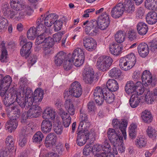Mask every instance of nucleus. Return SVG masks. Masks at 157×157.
<instances>
[{"instance_id": "f257e3e1", "label": "nucleus", "mask_w": 157, "mask_h": 157, "mask_svg": "<svg viewBox=\"0 0 157 157\" xmlns=\"http://www.w3.org/2000/svg\"><path fill=\"white\" fill-rule=\"evenodd\" d=\"M7 114L10 120L5 124L6 129L12 132L17 128L18 125L17 120L20 117L21 111L18 106H11L7 110Z\"/></svg>"}, {"instance_id": "f03ea898", "label": "nucleus", "mask_w": 157, "mask_h": 157, "mask_svg": "<svg viewBox=\"0 0 157 157\" xmlns=\"http://www.w3.org/2000/svg\"><path fill=\"white\" fill-rule=\"evenodd\" d=\"M82 93V89L80 84L78 82L75 81L71 84L68 91L65 90L63 96L64 98L70 99V97L72 96L78 98Z\"/></svg>"}, {"instance_id": "7ed1b4c3", "label": "nucleus", "mask_w": 157, "mask_h": 157, "mask_svg": "<svg viewBox=\"0 0 157 157\" xmlns=\"http://www.w3.org/2000/svg\"><path fill=\"white\" fill-rule=\"evenodd\" d=\"M84 127L78 126L77 131L76 143L77 145L80 146H83L86 143L89 139L90 134L88 129L89 128L85 126Z\"/></svg>"}, {"instance_id": "20e7f679", "label": "nucleus", "mask_w": 157, "mask_h": 157, "mask_svg": "<svg viewBox=\"0 0 157 157\" xmlns=\"http://www.w3.org/2000/svg\"><path fill=\"white\" fill-rule=\"evenodd\" d=\"M96 22V20L93 19L83 22L82 26L84 28L86 34L89 36H94L98 34V28Z\"/></svg>"}, {"instance_id": "39448f33", "label": "nucleus", "mask_w": 157, "mask_h": 157, "mask_svg": "<svg viewBox=\"0 0 157 157\" xmlns=\"http://www.w3.org/2000/svg\"><path fill=\"white\" fill-rule=\"evenodd\" d=\"M113 62V59L110 57L102 56L98 59L96 65L99 70L104 72L109 69Z\"/></svg>"}, {"instance_id": "423d86ee", "label": "nucleus", "mask_w": 157, "mask_h": 157, "mask_svg": "<svg viewBox=\"0 0 157 157\" xmlns=\"http://www.w3.org/2000/svg\"><path fill=\"white\" fill-rule=\"evenodd\" d=\"M68 55V57L73 60L75 66L79 67L83 63L85 56L83 52L81 49H75L72 54L69 53Z\"/></svg>"}, {"instance_id": "0eeeda50", "label": "nucleus", "mask_w": 157, "mask_h": 157, "mask_svg": "<svg viewBox=\"0 0 157 157\" xmlns=\"http://www.w3.org/2000/svg\"><path fill=\"white\" fill-rule=\"evenodd\" d=\"M107 90L106 87L99 86L96 87L93 90L94 98L98 105H101L104 101L105 95L107 94Z\"/></svg>"}, {"instance_id": "6e6552de", "label": "nucleus", "mask_w": 157, "mask_h": 157, "mask_svg": "<svg viewBox=\"0 0 157 157\" xmlns=\"http://www.w3.org/2000/svg\"><path fill=\"white\" fill-rule=\"evenodd\" d=\"M96 21L98 28L102 30L105 29L110 25L109 15L106 12H105L98 16Z\"/></svg>"}, {"instance_id": "1a4fd4ad", "label": "nucleus", "mask_w": 157, "mask_h": 157, "mask_svg": "<svg viewBox=\"0 0 157 157\" xmlns=\"http://www.w3.org/2000/svg\"><path fill=\"white\" fill-rule=\"evenodd\" d=\"M82 79L85 83L91 84L98 81L97 76L94 74L93 69L86 68L82 73Z\"/></svg>"}, {"instance_id": "9d476101", "label": "nucleus", "mask_w": 157, "mask_h": 157, "mask_svg": "<svg viewBox=\"0 0 157 157\" xmlns=\"http://www.w3.org/2000/svg\"><path fill=\"white\" fill-rule=\"evenodd\" d=\"M117 131L115 129L111 128H109L107 132V136L109 140L112 143L113 146H115L116 145H117L119 143H120L122 141L123 137L122 134L121 135V134L117 133Z\"/></svg>"}, {"instance_id": "9b49d317", "label": "nucleus", "mask_w": 157, "mask_h": 157, "mask_svg": "<svg viewBox=\"0 0 157 157\" xmlns=\"http://www.w3.org/2000/svg\"><path fill=\"white\" fill-rule=\"evenodd\" d=\"M121 120V122L117 119H113L112 121V125L116 131L119 132H121L125 139L126 137L125 136H126V129L127 126L128 121L124 119H122Z\"/></svg>"}, {"instance_id": "f8f14e48", "label": "nucleus", "mask_w": 157, "mask_h": 157, "mask_svg": "<svg viewBox=\"0 0 157 157\" xmlns=\"http://www.w3.org/2000/svg\"><path fill=\"white\" fill-rule=\"evenodd\" d=\"M20 44L22 45L20 52L21 55L26 59L29 57L31 53L32 43L30 41L27 42L26 39L23 38L20 42Z\"/></svg>"}, {"instance_id": "ddd939ff", "label": "nucleus", "mask_w": 157, "mask_h": 157, "mask_svg": "<svg viewBox=\"0 0 157 157\" xmlns=\"http://www.w3.org/2000/svg\"><path fill=\"white\" fill-rule=\"evenodd\" d=\"M83 46L89 51H92L96 48L97 43L95 40L90 36H85L83 41Z\"/></svg>"}, {"instance_id": "4468645a", "label": "nucleus", "mask_w": 157, "mask_h": 157, "mask_svg": "<svg viewBox=\"0 0 157 157\" xmlns=\"http://www.w3.org/2000/svg\"><path fill=\"white\" fill-rule=\"evenodd\" d=\"M122 3L121 2L118 3L112 9L110 14L111 17L114 18H118L123 14L124 9Z\"/></svg>"}, {"instance_id": "2eb2a0df", "label": "nucleus", "mask_w": 157, "mask_h": 157, "mask_svg": "<svg viewBox=\"0 0 157 157\" xmlns=\"http://www.w3.org/2000/svg\"><path fill=\"white\" fill-rule=\"evenodd\" d=\"M19 11L14 9L10 10L9 8V5L7 3L5 4L2 7V11L4 15L10 18L15 17L17 19V17L18 15Z\"/></svg>"}, {"instance_id": "dca6fc26", "label": "nucleus", "mask_w": 157, "mask_h": 157, "mask_svg": "<svg viewBox=\"0 0 157 157\" xmlns=\"http://www.w3.org/2000/svg\"><path fill=\"white\" fill-rule=\"evenodd\" d=\"M11 94L12 98H13L14 102L16 101L20 106L21 104H23L24 102L27 99V98L24 96V94H21L20 92L16 90L11 92Z\"/></svg>"}, {"instance_id": "f3484780", "label": "nucleus", "mask_w": 157, "mask_h": 157, "mask_svg": "<svg viewBox=\"0 0 157 157\" xmlns=\"http://www.w3.org/2000/svg\"><path fill=\"white\" fill-rule=\"evenodd\" d=\"M44 95V91L41 89H37L34 91L33 95L30 99L34 103V105H39L42 101Z\"/></svg>"}, {"instance_id": "a211bd4d", "label": "nucleus", "mask_w": 157, "mask_h": 157, "mask_svg": "<svg viewBox=\"0 0 157 157\" xmlns=\"http://www.w3.org/2000/svg\"><path fill=\"white\" fill-rule=\"evenodd\" d=\"M41 108L37 105H34L27 112L29 118L38 117L40 114Z\"/></svg>"}, {"instance_id": "6ab92c4d", "label": "nucleus", "mask_w": 157, "mask_h": 157, "mask_svg": "<svg viewBox=\"0 0 157 157\" xmlns=\"http://www.w3.org/2000/svg\"><path fill=\"white\" fill-rule=\"evenodd\" d=\"M44 22L45 26L50 27L53 24L55 21H57L58 16L56 13H51L48 15L45 14L44 15Z\"/></svg>"}, {"instance_id": "aec40b11", "label": "nucleus", "mask_w": 157, "mask_h": 157, "mask_svg": "<svg viewBox=\"0 0 157 157\" xmlns=\"http://www.w3.org/2000/svg\"><path fill=\"white\" fill-rule=\"evenodd\" d=\"M122 3L124 11L125 13H132L135 10V7L132 0H122L121 2Z\"/></svg>"}, {"instance_id": "412c9836", "label": "nucleus", "mask_w": 157, "mask_h": 157, "mask_svg": "<svg viewBox=\"0 0 157 157\" xmlns=\"http://www.w3.org/2000/svg\"><path fill=\"white\" fill-rule=\"evenodd\" d=\"M137 50L139 55L142 57L145 58L149 54V49L147 44L145 43H142L138 45Z\"/></svg>"}, {"instance_id": "4be33fe9", "label": "nucleus", "mask_w": 157, "mask_h": 157, "mask_svg": "<svg viewBox=\"0 0 157 157\" xmlns=\"http://www.w3.org/2000/svg\"><path fill=\"white\" fill-rule=\"evenodd\" d=\"M137 84L135 83L133 81H128L125 84L124 89L125 92L128 94H136Z\"/></svg>"}, {"instance_id": "5701e85b", "label": "nucleus", "mask_w": 157, "mask_h": 157, "mask_svg": "<svg viewBox=\"0 0 157 157\" xmlns=\"http://www.w3.org/2000/svg\"><path fill=\"white\" fill-rule=\"evenodd\" d=\"M80 117L81 121L78 126L81 127L85 126L89 128L90 126V123L88 120V115L86 114V112L82 109L80 110Z\"/></svg>"}, {"instance_id": "b1692460", "label": "nucleus", "mask_w": 157, "mask_h": 157, "mask_svg": "<svg viewBox=\"0 0 157 157\" xmlns=\"http://www.w3.org/2000/svg\"><path fill=\"white\" fill-rule=\"evenodd\" d=\"M141 78L145 86L150 84L152 81V75L149 71H144L141 74Z\"/></svg>"}, {"instance_id": "393cba45", "label": "nucleus", "mask_w": 157, "mask_h": 157, "mask_svg": "<svg viewBox=\"0 0 157 157\" xmlns=\"http://www.w3.org/2000/svg\"><path fill=\"white\" fill-rule=\"evenodd\" d=\"M104 87H106L107 90L114 92L117 91L119 88L117 82L113 79H109L106 82V86Z\"/></svg>"}, {"instance_id": "a878e982", "label": "nucleus", "mask_w": 157, "mask_h": 157, "mask_svg": "<svg viewBox=\"0 0 157 157\" xmlns=\"http://www.w3.org/2000/svg\"><path fill=\"white\" fill-rule=\"evenodd\" d=\"M66 56V53L63 51L59 52L54 58L55 64L57 66H60L63 63Z\"/></svg>"}, {"instance_id": "bb28decb", "label": "nucleus", "mask_w": 157, "mask_h": 157, "mask_svg": "<svg viewBox=\"0 0 157 157\" xmlns=\"http://www.w3.org/2000/svg\"><path fill=\"white\" fill-rule=\"evenodd\" d=\"M56 114V112L52 108L48 107L44 110L42 117L45 120L51 119L52 120L55 119Z\"/></svg>"}, {"instance_id": "cd10ccee", "label": "nucleus", "mask_w": 157, "mask_h": 157, "mask_svg": "<svg viewBox=\"0 0 157 157\" xmlns=\"http://www.w3.org/2000/svg\"><path fill=\"white\" fill-rule=\"evenodd\" d=\"M52 122L48 120L42 121L41 124V130L44 133L46 134L51 131L52 128Z\"/></svg>"}, {"instance_id": "c85d7f7f", "label": "nucleus", "mask_w": 157, "mask_h": 157, "mask_svg": "<svg viewBox=\"0 0 157 157\" xmlns=\"http://www.w3.org/2000/svg\"><path fill=\"white\" fill-rule=\"evenodd\" d=\"M12 82L11 78L9 75L3 78L2 75L0 74V86L8 89Z\"/></svg>"}, {"instance_id": "c756f323", "label": "nucleus", "mask_w": 157, "mask_h": 157, "mask_svg": "<svg viewBox=\"0 0 157 157\" xmlns=\"http://www.w3.org/2000/svg\"><path fill=\"white\" fill-rule=\"evenodd\" d=\"M109 75L112 78L116 79H121L122 73L121 70L117 67H113L109 72Z\"/></svg>"}, {"instance_id": "7c9ffc66", "label": "nucleus", "mask_w": 157, "mask_h": 157, "mask_svg": "<svg viewBox=\"0 0 157 157\" xmlns=\"http://www.w3.org/2000/svg\"><path fill=\"white\" fill-rule=\"evenodd\" d=\"M146 18L148 24H154L157 22V13L155 11L149 12L147 14Z\"/></svg>"}, {"instance_id": "2f4dec72", "label": "nucleus", "mask_w": 157, "mask_h": 157, "mask_svg": "<svg viewBox=\"0 0 157 157\" xmlns=\"http://www.w3.org/2000/svg\"><path fill=\"white\" fill-rule=\"evenodd\" d=\"M12 94L11 93H10V95H7L5 96V97L3 98V101L4 104L6 107V110L7 112V110L9 107L11 106L13 107V106H18L17 105H14L13 104L14 103L13 100V98H12Z\"/></svg>"}, {"instance_id": "473e14b6", "label": "nucleus", "mask_w": 157, "mask_h": 157, "mask_svg": "<svg viewBox=\"0 0 157 157\" xmlns=\"http://www.w3.org/2000/svg\"><path fill=\"white\" fill-rule=\"evenodd\" d=\"M136 26L138 33L140 35L143 36L147 33L148 27L146 23L143 22H139Z\"/></svg>"}, {"instance_id": "72a5a7b5", "label": "nucleus", "mask_w": 157, "mask_h": 157, "mask_svg": "<svg viewBox=\"0 0 157 157\" xmlns=\"http://www.w3.org/2000/svg\"><path fill=\"white\" fill-rule=\"evenodd\" d=\"M64 98L66 100L65 107L66 110L67 111L69 115H74L75 114V110L71 99L68 98Z\"/></svg>"}, {"instance_id": "f704fd0d", "label": "nucleus", "mask_w": 157, "mask_h": 157, "mask_svg": "<svg viewBox=\"0 0 157 157\" xmlns=\"http://www.w3.org/2000/svg\"><path fill=\"white\" fill-rule=\"evenodd\" d=\"M141 98L140 97L137 96L136 94H132L129 100V104L132 108L137 107L140 103Z\"/></svg>"}, {"instance_id": "c9c22d12", "label": "nucleus", "mask_w": 157, "mask_h": 157, "mask_svg": "<svg viewBox=\"0 0 157 157\" xmlns=\"http://www.w3.org/2000/svg\"><path fill=\"white\" fill-rule=\"evenodd\" d=\"M43 15H41L40 18H38L36 21V28L37 31H42L43 32L45 31L46 27L44 23V17H43Z\"/></svg>"}, {"instance_id": "e433bc0d", "label": "nucleus", "mask_w": 157, "mask_h": 157, "mask_svg": "<svg viewBox=\"0 0 157 157\" xmlns=\"http://www.w3.org/2000/svg\"><path fill=\"white\" fill-rule=\"evenodd\" d=\"M122 49V47L118 44H114L110 46L109 50L112 54L117 56L121 53Z\"/></svg>"}, {"instance_id": "4c0bfd02", "label": "nucleus", "mask_w": 157, "mask_h": 157, "mask_svg": "<svg viewBox=\"0 0 157 157\" xmlns=\"http://www.w3.org/2000/svg\"><path fill=\"white\" fill-rule=\"evenodd\" d=\"M62 111L60 115L63 121V125L65 128L68 127L71 123V118L68 113Z\"/></svg>"}, {"instance_id": "58836bf2", "label": "nucleus", "mask_w": 157, "mask_h": 157, "mask_svg": "<svg viewBox=\"0 0 157 157\" xmlns=\"http://www.w3.org/2000/svg\"><path fill=\"white\" fill-rule=\"evenodd\" d=\"M144 6L149 10H157V0H146Z\"/></svg>"}, {"instance_id": "ea45409f", "label": "nucleus", "mask_w": 157, "mask_h": 157, "mask_svg": "<svg viewBox=\"0 0 157 157\" xmlns=\"http://www.w3.org/2000/svg\"><path fill=\"white\" fill-rule=\"evenodd\" d=\"M23 0H10V4L11 7L14 10H21Z\"/></svg>"}, {"instance_id": "a19ab883", "label": "nucleus", "mask_w": 157, "mask_h": 157, "mask_svg": "<svg viewBox=\"0 0 157 157\" xmlns=\"http://www.w3.org/2000/svg\"><path fill=\"white\" fill-rule=\"evenodd\" d=\"M141 118L145 123H149L151 122L153 117L150 112L146 110L142 112L141 114Z\"/></svg>"}, {"instance_id": "79ce46f5", "label": "nucleus", "mask_w": 157, "mask_h": 157, "mask_svg": "<svg viewBox=\"0 0 157 157\" xmlns=\"http://www.w3.org/2000/svg\"><path fill=\"white\" fill-rule=\"evenodd\" d=\"M119 63V66L122 70L126 71L131 69V67L128 65V63L124 56L120 58Z\"/></svg>"}, {"instance_id": "37998d69", "label": "nucleus", "mask_w": 157, "mask_h": 157, "mask_svg": "<svg viewBox=\"0 0 157 157\" xmlns=\"http://www.w3.org/2000/svg\"><path fill=\"white\" fill-rule=\"evenodd\" d=\"M128 63L129 66L132 68L135 65L136 62V59L135 55L132 53H131L124 56Z\"/></svg>"}, {"instance_id": "c03bdc74", "label": "nucleus", "mask_w": 157, "mask_h": 157, "mask_svg": "<svg viewBox=\"0 0 157 157\" xmlns=\"http://www.w3.org/2000/svg\"><path fill=\"white\" fill-rule=\"evenodd\" d=\"M44 138V136L42 132L38 131L34 134L32 140L33 143L39 144L41 143Z\"/></svg>"}, {"instance_id": "a18cd8bd", "label": "nucleus", "mask_w": 157, "mask_h": 157, "mask_svg": "<svg viewBox=\"0 0 157 157\" xmlns=\"http://www.w3.org/2000/svg\"><path fill=\"white\" fill-rule=\"evenodd\" d=\"M38 34V32L36 28L33 27L31 28L27 33V37L30 40H34Z\"/></svg>"}, {"instance_id": "49530a36", "label": "nucleus", "mask_w": 157, "mask_h": 157, "mask_svg": "<svg viewBox=\"0 0 157 157\" xmlns=\"http://www.w3.org/2000/svg\"><path fill=\"white\" fill-rule=\"evenodd\" d=\"M64 61L63 67L64 69L66 71L70 70L72 67L73 63L74 64L73 60L68 57L67 55Z\"/></svg>"}, {"instance_id": "de8ad7c7", "label": "nucleus", "mask_w": 157, "mask_h": 157, "mask_svg": "<svg viewBox=\"0 0 157 157\" xmlns=\"http://www.w3.org/2000/svg\"><path fill=\"white\" fill-rule=\"evenodd\" d=\"M14 143V139L12 136H9L7 137L6 139V143L9 150H13L15 149V151H16Z\"/></svg>"}, {"instance_id": "09e8293b", "label": "nucleus", "mask_w": 157, "mask_h": 157, "mask_svg": "<svg viewBox=\"0 0 157 157\" xmlns=\"http://www.w3.org/2000/svg\"><path fill=\"white\" fill-rule=\"evenodd\" d=\"M8 25L7 20L4 17L0 16V31H4L7 28Z\"/></svg>"}, {"instance_id": "8fccbe9b", "label": "nucleus", "mask_w": 157, "mask_h": 157, "mask_svg": "<svg viewBox=\"0 0 157 157\" xmlns=\"http://www.w3.org/2000/svg\"><path fill=\"white\" fill-rule=\"evenodd\" d=\"M115 38L117 43H121L124 40L125 34L123 31H119L115 35Z\"/></svg>"}, {"instance_id": "3c124183", "label": "nucleus", "mask_w": 157, "mask_h": 157, "mask_svg": "<svg viewBox=\"0 0 157 157\" xmlns=\"http://www.w3.org/2000/svg\"><path fill=\"white\" fill-rule=\"evenodd\" d=\"M39 157H59L58 155L53 152H48L46 150H41L40 152Z\"/></svg>"}, {"instance_id": "603ef678", "label": "nucleus", "mask_w": 157, "mask_h": 157, "mask_svg": "<svg viewBox=\"0 0 157 157\" xmlns=\"http://www.w3.org/2000/svg\"><path fill=\"white\" fill-rule=\"evenodd\" d=\"M147 143V141L145 138L141 137H138L135 141V144L140 148L145 147Z\"/></svg>"}, {"instance_id": "864d4df0", "label": "nucleus", "mask_w": 157, "mask_h": 157, "mask_svg": "<svg viewBox=\"0 0 157 157\" xmlns=\"http://www.w3.org/2000/svg\"><path fill=\"white\" fill-rule=\"evenodd\" d=\"M0 46H1V49L2 51L1 56V60L2 62H6L7 55V52L6 48L4 44H1Z\"/></svg>"}, {"instance_id": "5fc2aeb1", "label": "nucleus", "mask_w": 157, "mask_h": 157, "mask_svg": "<svg viewBox=\"0 0 157 157\" xmlns=\"http://www.w3.org/2000/svg\"><path fill=\"white\" fill-rule=\"evenodd\" d=\"M102 146L103 147L102 151L107 154H108L111 150V147L109 144L107 140H105L102 143Z\"/></svg>"}, {"instance_id": "6e6d98bb", "label": "nucleus", "mask_w": 157, "mask_h": 157, "mask_svg": "<svg viewBox=\"0 0 157 157\" xmlns=\"http://www.w3.org/2000/svg\"><path fill=\"white\" fill-rule=\"evenodd\" d=\"M156 98V97L154 96L153 94L151 93L149 90H148L147 94L145 96L146 101L148 104H151L154 101Z\"/></svg>"}, {"instance_id": "4d7b16f0", "label": "nucleus", "mask_w": 157, "mask_h": 157, "mask_svg": "<svg viewBox=\"0 0 157 157\" xmlns=\"http://www.w3.org/2000/svg\"><path fill=\"white\" fill-rule=\"evenodd\" d=\"M34 105V103L29 98L28 99L27 98L26 100L24 102L23 104L21 105L20 107L22 109L25 108L26 109H28L29 107L31 108Z\"/></svg>"}, {"instance_id": "13d9d810", "label": "nucleus", "mask_w": 157, "mask_h": 157, "mask_svg": "<svg viewBox=\"0 0 157 157\" xmlns=\"http://www.w3.org/2000/svg\"><path fill=\"white\" fill-rule=\"evenodd\" d=\"M147 132L148 135L150 137L154 139L157 136L156 131L155 129L152 128L151 126H148L147 129Z\"/></svg>"}, {"instance_id": "bf43d9fd", "label": "nucleus", "mask_w": 157, "mask_h": 157, "mask_svg": "<svg viewBox=\"0 0 157 157\" xmlns=\"http://www.w3.org/2000/svg\"><path fill=\"white\" fill-rule=\"evenodd\" d=\"M137 84L136 87V94L137 96L141 95L144 91V88L141 82H136Z\"/></svg>"}, {"instance_id": "052dcab7", "label": "nucleus", "mask_w": 157, "mask_h": 157, "mask_svg": "<svg viewBox=\"0 0 157 157\" xmlns=\"http://www.w3.org/2000/svg\"><path fill=\"white\" fill-rule=\"evenodd\" d=\"M21 89L23 90V94H24L25 97L28 99L29 98H31L32 96L33 91L29 87H25Z\"/></svg>"}, {"instance_id": "680f3d73", "label": "nucleus", "mask_w": 157, "mask_h": 157, "mask_svg": "<svg viewBox=\"0 0 157 157\" xmlns=\"http://www.w3.org/2000/svg\"><path fill=\"white\" fill-rule=\"evenodd\" d=\"M108 92L107 91L106 95L104 96V100L105 99L107 103L110 104L114 101L115 98L114 95L113 94H108Z\"/></svg>"}, {"instance_id": "e2e57ef3", "label": "nucleus", "mask_w": 157, "mask_h": 157, "mask_svg": "<svg viewBox=\"0 0 157 157\" xmlns=\"http://www.w3.org/2000/svg\"><path fill=\"white\" fill-rule=\"evenodd\" d=\"M46 37L45 36L44 33L38 36L36 38L35 41V44L36 45H39L42 43H44L45 42Z\"/></svg>"}, {"instance_id": "0e129e2a", "label": "nucleus", "mask_w": 157, "mask_h": 157, "mask_svg": "<svg viewBox=\"0 0 157 157\" xmlns=\"http://www.w3.org/2000/svg\"><path fill=\"white\" fill-rule=\"evenodd\" d=\"M128 34V38L130 41H132L136 39L137 33L135 30L131 29L129 30Z\"/></svg>"}, {"instance_id": "69168bd1", "label": "nucleus", "mask_w": 157, "mask_h": 157, "mask_svg": "<svg viewBox=\"0 0 157 157\" xmlns=\"http://www.w3.org/2000/svg\"><path fill=\"white\" fill-rule=\"evenodd\" d=\"M54 43L55 42L53 38L50 36H48L46 37L44 44L43 46H44V47L46 46L52 48L54 45Z\"/></svg>"}, {"instance_id": "338daca9", "label": "nucleus", "mask_w": 157, "mask_h": 157, "mask_svg": "<svg viewBox=\"0 0 157 157\" xmlns=\"http://www.w3.org/2000/svg\"><path fill=\"white\" fill-rule=\"evenodd\" d=\"M54 30L56 31H58L62 28L63 25V21L62 19L57 20L54 23Z\"/></svg>"}, {"instance_id": "774afa93", "label": "nucleus", "mask_w": 157, "mask_h": 157, "mask_svg": "<svg viewBox=\"0 0 157 157\" xmlns=\"http://www.w3.org/2000/svg\"><path fill=\"white\" fill-rule=\"evenodd\" d=\"M94 152L93 147L88 145H86L83 150V154L85 155H88L90 153Z\"/></svg>"}]
</instances>
